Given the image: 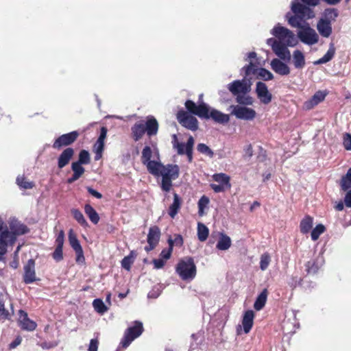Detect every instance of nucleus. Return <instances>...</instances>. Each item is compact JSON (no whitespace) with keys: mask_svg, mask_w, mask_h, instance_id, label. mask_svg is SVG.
<instances>
[{"mask_svg":"<svg viewBox=\"0 0 351 351\" xmlns=\"http://www.w3.org/2000/svg\"><path fill=\"white\" fill-rule=\"evenodd\" d=\"M313 218L310 216H306L300 222V231L303 234L309 232L313 227Z\"/></svg>","mask_w":351,"mask_h":351,"instance_id":"34","label":"nucleus"},{"mask_svg":"<svg viewBox=\"0 0 351 351\" xmlns=\"http://www.w3.org/2000/svg\"><path fill=\"white\" fill-rule=\"evenodd\" d=\"M16 183L19 186V187L24 189H32L34 186V183L32 182H29L26 180V179L23 177H17Z\"/></svg>","mask_w":351,"mask_h":351,"instance_id":"51","label":"nucleus"},{"mask_svg":"<svg viewBox=\"0 0 351 351\" xmlns=\"http://www.w3.org/2000/svg\"><path fill=\"white\" fill-rule=\"evenodd\" d=\"M185 107L187 110L202 119H212L219 124H226L230 121V116L217 109L210 107L207 104L202 102L197 105L191 100L185 102Z\"/></svg>","mask_w":351,"mask_h":351,"instance_id":"2","label":"nucleus"},{"mask_svg":"<svg viewBox=\"0 0 351 351\" xmlns=\"http://www.w3.org/2000/svg\"><path fill=\"white\" fill-rule=\"evenodd\" d=\"M136 258V254L134 251H131L130 253L125 256L121 261V267L127 271H130L131 266L134 262Z\"/></svg>","mask_w":351,"mask_h":351,"instance_id":"35","label":"nucleus"},{"mask_svg":"<svg viewBox=\"0 0 351 351\" xmlns=\"http://www.w3.org/2000/svg\"><path fill=\"white\" fill-rule=\"evenodd\" d=\"M13 244L14 243L10 241L6 232L3 233V235H0V261L2 259V256L6 253L8 245Z\"/></svg>","mask_w":351,"mask_h":351,"instance_id":"33","label":"nucleus"},{"mask_svg":"<svg viewBox=\"0 0 351 351\" xmlns=\"http://www.w3.org/2000/svg\"><path fill=\"white\" fill-rule=\"evenodd\" d=\"M213 179L215 182H218L219 184H221L228 189L231 187V184L230 182V178L226 173H215L213 176Z\"/></svg>","mask_w":351,"mask_h":351,"instance_id":"30","label":"nucleus"},{"mask_svg":"<svg viewBox=\"0 0 351 351\" xmlns=\"http://www.w3.org/2000/svg\"><path fill=\"white\" fill-rule=\"evenodd\" d=\"M314 16L315 14L312 9L300 3L298 0H292L291 11L285 14L288 24L291 27L298 29L304 27L306 24H308L306 21Z\"/></svg>","mask_w":351,"mask_h":351,"instance_id":"3","label":"nucleus"},{"mask_svg":"<svg viewBox=\"0 0 351 351\" xmlns=\"http://www.w3.org/2000/svg\"><path fill=\"white\" fill-rule=\"evenodd\" d=\"M160 234V230L158 226H154L149 228L147 238V245L145 247V250L147 252L153 250L157 246Z\"/></svg>","mask_w":351,"mask_h":351,"instance_id":"13","label":"nucleus"},{"mask_svg":"<svg viewBox=\"0 0 351 351\" xmlns=\"http://www.w3.org/2000/svg\"><path fill=\"white\" fill-rule=\"evenodd\" d=\"M338 16V10L336 8H330L324 10L323 16L321 19L330 21V23H331L332 21H335Z\"/></svg>","mask_w":351,"mask_h":351,"instance_id":"36","label":"nucleus"},{"mask_svg":"<svg viewBox=\"0 0 351 351\" xmlns=\"http://www.w3.org/2000/svg\"><path fill=\"white\" fill-rule=\"evenodd\" d=\"M161 293L160 287H154L147 294L149 298H157Z\"/></svg>","mask_w":351,"mask_h":351,"instance_id":"62","label":"nucleus"},{"mask_svg":"<svg viewBox=\"0 0 351 351\" xmlns=\"http://www.w3.org/2000/svg\"><path fill=\"white\" fill-rule=\"evenodd\" d=\"M292 63L296 69H302L305 64V57L304 53L297 49L293 52L292 55Z\"/></svg>","mask_w":351,"mask_h":351,"instance_id":"24","label":"nucleus"},{"mask_svg":"<svg viewBox=\"0 0 351 351\" xmlns=\"http://www.w3.org/2000/svg\"><path fill=\"white\" fill-rule=\"evenodd\" d=\"M267 290L265 289L257 296L254 304V308L256 311H261L265 306L267 299Z\"/></svg>","mask_w":351,"mask_h":351,"instance_id":"29","label":"nucleus"},{"mask_svg":"<svg viewBox=\"0 0 351 351\" xmlns=\"http://www.w3.org/2000/svg\"><path fill=\"white\" fill-rule=\"evenodd\" d=\"M62 249L63 247L56 246L55 250L52 254V257L56 262H60L63 259Z\"/></svg>","mask_w":351,"mask_h":351,"instance_id":"56","label":"nucleus"},{"mask_svg":"<svg viewBox=\"0 0 351 351\" xmlns=\"http://www.w3.org/2000/svg\"><path fill=\"white\" fill-rule=\"evenodd\" d=\"M10 230L7 232L8 237L10 239V241L14 243L16 240L17 236L23 235L29 231L25 225L15 219L10 221Z\"/></svg>","mask_w":351,"mask_h":351,"instance_id":"10","label":"nucleus"},{"mask_svg":"<svg viewBox=\"0 0 351 351\" xmlns=\"http://www.w3.org/2000/svg\"><path fill=\"white\" fill-rule=\"evenodd\" d=\"M270 34L275 38L267 39L266 43L271 47L276 56L285 62H289L291 55L289 47H295L298 40L294 33L289 29L277 23L270 31Z\"/></svg>","mask_w":351,"mask_h":351,"instance_id":"1","label":"nucleus"},{"mask_svg":"<svg viewBox=\"0 0 351 351\" xmlns=\"http://www.w3.org/2000/svg\"><path fill=\"white\" fill-rule=\"evenodd\" d=\"M236 97V101L243 106L252 105L254 100L253 98L247 94H239Z\"/></svg>","mask_w":351,"mask_h":351,"instance_id":"40","label":"nucleus"},{"mask_svg":"<svg viewBox=\"0 0 351 351\" xmlns=\"http://www.w3.org/2000/svg\"><path fill=\"white\" fill-rule=\"evenodd\" d=\"M317 29L324 38H328L332 32L331 23L321 19L317 21Z\"/></svg>","mask_w":351,"mask_h":351,"instance_id":"19","label":"nucleus"},{"mask_svg":"<svg viewBox=\"0 0 351 351\" xmlns=\"http://www.w3.org/2000/svg\"><path fill=\"white\" fill-rule=\"evenodd\" d=\"M6 295L0 293V320L10 319V315L8 310L5 308V301Z\"/></svg>","mask_w":351,"mask_h":351,"instance_id":"37","label":"nucleus"},{"mask_svg":"<svg viewBox=\"0 0 351 351\" xmlns=\"http://www.w3.org/2000/svg\"><path fill=\"white\" fill-rule=\"evenodd\" d=\"M69 241L73 250H75L82 247L72 229H71L69 232Z\"/></svg>","mask_w":351,"mask_h":351,"instance_id":"45","label":"nucleus"},{"mask_svg":"<svg viewBox=\"0 0 351 351\" xmlns=\"http://www.w3.org/2000/svg\"><path fill=\"white\" fill-rule=\"evenodd\" d=\"M104 148V143L96 141L94 145V152L95 154V160H99L102 157V152Z\"/></svg>","mask_w":351,"mask_h":351,"instance_id":"48","label":"nucleus"},{"mask_svg":"<svg viewBox=\"0 0 351 351\" xmlns=\"http://www.w3.org/2000/svg\"><path fill=\"white\" fill-rule=\"evenodd\" d=\"M258 69H257L256 66L250 62L248 64L244 66L241 69V72H244V77L247 79V76L251 74H256Z\"/></svg>","mask_w":351,"mask_h":351,"instance_id":"44","label":"nucleus"},{"mask_svg":"<svg viewBox=\"0 0 351 351\" xmlns=\"http://www.w3.org/2000/svg\"><path fill=\"white\" fill-rule=\"evenodd\" d=\"M143 332V323L135 321L133 326L127 328L120 342V346L124 348H128L136 338L138 337Z\"/></svg>","mask_w":351,"mask_h":351,"instance_id":"6","label":"nucleus"},{"mask_svg":"<svg viewBox=\"0 0 351 351\" xmlns=\"http://www.w3.org/2000/svg\"><path fill=\"white\" fill-rule=\"evenodd\" d=\"M182 205L180 197L176 193H173V203L169 206L168 214L171 218H174L178 213Z\"/></svg>","mask_w":351,"mask_h":351,"instance_id":"26","label":"nucleus"},{"mask_svg":"<svg viewBox=\"0 0 351 351\" xmlns=\"http://www.w3.org/2000/svg\"><path fill=\"white\" fill-rule=\"evenodd\" d=\"M326 95L327 93L326 91H317L309 100L305 102L304 105L306 108H313L314 106L324 101Z\"/></svg>","mask_w":351,"mask_h":351,"instance_id":"20","label":"nucleus"},{"mask_svg":"<svg viewBox=\"0 0 351 351\" xmlns=\"http://www.w3.org/2000/svg\"><path fill=\"white\" fill-rule=\"evenodd\" d=\"M173 249L169 246L168 249H164L160 254V256L165 260L170 258Z\"/></svg>","mask_w":351,"mask_h":351,"instance_id":"63","label":"nucleus"},{"mask_svg":"<svg viewBox=\"0 0 351 351\" xmlns=\"http://www.w3.org/2000/svg\"><path fill=\"white\" fill-rule=\"evenodd\" d=\"M232 241L229 236L223 232L219 233V240L216 245V248L217 250L226 251L230 247Z\"/></svg>","mask_w":351,"mask_h":351,"instance_id":"25","label":"nucleus"},{"mask_svg":"<svg viewBox=\"0 0 351 351\" xmlns=\"http://www.w3.org/2000/svg\"><path fill=\"white\" fill-rule=\"evenodd\" d=\"M297 38L302 43L307 45H313L318 43L319 36L314 29H313L309 23L297 32Z\"/></svg>","mask_w":351,"mask_h":351,"instance_id":"7","label":"nucleus"},{"mask_svg":"<svg viewBox=\"0 0 351 351\" xmlns=\"http://www.w3.org/2000/svg\"><path fill=\"white\" fill-rule=\"evenodd\" d=\"M180 168L177 165H164L160 175L162 176L161 189L168 192L172 186V180L178 178Z\"/></svg>","mask_w":351,"mask_h":351,"instance_id":"5","label":"nucleus"},{"mask_svg":"<svg viewBox=\"0 0 351 351\" xmlns=\"http://www.w3.org/2000/svg\"><path fill=\"white\" fill-rule=\"evenodd\" d=\"M251 82L244 77L242 80H236L227 86L229 91L234 96L239 94H247L251 90Z\"/></svg>","mask_w":351,"mask_h":351,"instance_id":"8","label":"nucleus"},{"mask_svg":"<svg viewBox=\"0 0 351 351\" xmlns=\"http://www.w3.org/2000/svg\"><path fill=\"white\" fill-rule=\"evenodd\" d=\"M19 315V326L23 330L33 331L36 329L37 324L28 317L27 313L25 311L20 310Z\"/></svg>","mask_w":351,"mask_h":351,"instance_id":"17","label":"nucleus"},{"mask_svg":"<svg viewBox=\"0 0 351 351\" xmlns=\"http://www.w3.org/2000/svg\"><path fill=\"white\" fill-rule=\"evenodd\" d=\"M152 151L149 146H145L142 151L141 160L143 164H146L151 160Z\"/></svg>","mask_w":351,"mask_h":351,"instance_id":"49","label":"nucleus"},{"mask_svg":"<svg viewBox=\"0 0 351 351\" xmlns=\"http://www.w3.org/2000/svg\"><path fill=\"white\" fill-rule=\"evenodd\" d=\"M76 162L82 165H87L90 162V155L88 151L82 149L79 154V158Z\"/></svg>","mask_w":351,"mask_h":351,"instance_id":"50","label":"nucleus"},{"mask_svg":"<svg viewBox=\"0 0 351 351\" xmlns=\"http://www.w3.org/2000/svg\"><path fill=\"white\" fill-rule=\"evenodd\" d=\"M197 150L199 153L206 156H208L210 158H213L215 155L213 151L207 145L204 143H199L197 145Z\"/></svg>","mask_w":351,"mask_h":351,"instance_id":"43","label":"nucleus"},{"mask_svg":"<svg viewBox=\"0 0 351 351\" xmlns=\"http://www.w3.org/2000/svg\"><path fill=\"white\" fill-rule=\"evenodd\" d=\"M256 74L258 77L265 81L271 80L274 78V75L265 68L258 69Z\"/></svg>","mask_w":351,"mask_h":351,"instance_id":"46","label":"nucleus"},{"mask_svg":"<svg viewBox=\"0 0 351 351\" xmlns=\"http://www.w3.org/2000/svg\"><path fill=\"white\" fill-rule=\"evenodd\" d=\"M230 108H232L231 114L235 116L239 119L252 121L256 116V112L254 109L246 106L232 105Z\"/></svg>","mask_w":351,"mask_h":351,"instance_id":"9","label":"nucleus"},{"mask_svg":"<svg viewBox=\"0 0 351 351\" xmlns=\"http://www.w3.org/2000/svg\"><path fill=\"white\" fill-rule=\"evenodd\" d=\"M177 119L183 127L191 131H196L198 129L197 119L184 110L178 112Z\"/></svg>","mask_w":351,"mask_h":351,"instance_id":"11","label":"nucleus"},{"mask_svg":"<svg viewBox=\"0 0 351 351\" xmlns=\"http://www.w3.org/2000/svg\"><path fill=\"white\" fill-rule=\"evenodd\" d=\"M144 125L145 132L149 136H152L157 134L158 130V123L154 117H147V119Z\"/></svg>","mask_w":351,"mask_h":351,"instance_id":"23","label":"nucleus"},{"mask_svg":"<svg viewBox=\"0 0 351 351\" xmlns=\"http://www.w3.org/2000/svg\"><path fill=\"white\" fill-rule=\"evenodd\" d=\"M173 147L174 149L177 150V152L179 155H183L185 153V145L183 143H180L178 141L172 142Z\"/></svg>","mask_w":351,"mask_h":351,"instance_id":"59","label":"nucleus"},{"mask_svg":"<svg viewBox=\"0 0 351 351\" xmlns=\"http://www.w3.org/2000/svg\"><path fill=\"white\" fill-rule=\"evenodd\" d=\"M77 131H73L67 134H62L57 138L53 144L54 149H59L62 147H66L73 143L79 136Z\"/></svg>","mask_w":351,"mask_h":351,"instance_id":"12","label":"nucleus"},{"mask_svg":"<svg viewBox=\"0 0 351 351\" xmlns=\"http://www.w3.org/2000/svg\"><path fill=\"white\" fill-rule=\"evenodd\" d=\"M343 145L346 150L351 151V134L350 133L343 134Z\"/></svg>","mask_w":351,"mask_h":351,"instance_id":"57","label":"nucleus"},{"mask_svg":"<svg viewBox=\"0 0 351 351\" xmlns=\"http://www.w3.org/2000/svg\"><path fill=\"white\" fill-rule=\"evenodd\" d=\"M271 258L270 256L267 253H265L261 255V261H260V268L261 270H265L270 263Z\"/></svg>","mask_w":351,"mask_h":351,"instance_id":"54","label":"nucleus"},{"mask_svg":"<svg viewBox=\"0 0 351 351\" xmlns=\"http://www.w3.org/2000/svg\"><path fill=\"white\" fill-rule=\"evenodd\" d=\"M302 278L298 276H292L290 280L288 282L289 285L292 288H295L297 286L301 285Z\"/></svg>","mask_w":351,"mask_h":351,"instance_id":"60","label":"nucleus"},{"mask_svg":"<svg viewBox=\"0 0 351 351\" xmlns=\"http://www.w3.org/2000/svg\"><path fill=\"white\" fill-rule=\"evenodd\" d=\"M23 270V282L25 284H32L38 280L35 270V261L34 259L30 258L27 261V263L24 265Z\"/></svg>","mask_w":351,"mask_h":351,"instance_id":"15","label":"nucleus"},{"mask_svg":"<svg viewBox=\"0 0 351 351\" xmlns=\"http://www.w3.org/2000/svg\"><path fill=\"white\" fill-rule=\"evenodd\" d=\"M84 212L93 223L97 224L99 222V216L91 205L88 204H85Z\"/></svg>","mask_w":351,"mask_h":351,"instance_id":"32","label":"nucleus"},{"mask_svg":"<svg viewBox=\"0 0 351 351\" xmlns=\"http://www.w3.org/2000/svg\"><path fill=\"white\" fill-rule=\"evenodd\" d=\"M93 306L94 309L99 314H104L108 311V307L106 306L101 299H95L93 302Z\"/></svg>","mask_w":351,"mask_h":351,"instance_id":"42","label":"nucleus"},{"mask_svg":"<svg viewBox=\"0 0 351 351\" xmlns=\"http://www.w3.org/2000/svg\"><path fill=\"white\" fill-rule=\"evenodd\" d=\"M132 132L133 138L135 141H138L142 138L143 134L146 132L145 130V125L143 123H136L132 128Z\"/></svg>","mask_w":351,"mask_h":351,"instance_id":"31","label":"nucleus"},{"mask_svg":"<svg viewBox=\"0 0 351 351\" xmlns=\"http://www.w3.org/2000/svg\"><path fill=\"white\" fill-rule=\"evenodd\" d=\"M64 241V232L63 230H60L56 239V247H63Z\"/></svg>","mask_w":351,"mask_h":351,"instance_id":"61","label":"nucleus"},{"mask_svg":"<svg viewBox=\"0 0 351 351\" xmlns=\"http://www.w3.org/2000/svg\"><path fill=\"white\" fill-rule=\"evenodd\" d=\"M176 272L182 280L192 281L197 274V267L193 258L185 257L180 260L176 266Z\"/></svg>","mask_w":351,"mask_h":351,"instance_id":"4","label":"nucleus"},{"mask_svg":"<svg viewBox=\"0 0 351 351\" xmlns=\"http://www.w3.org/2000/svg\"><path fill=\"white\" fill-rule=\"evenodd\" d=\"M209 234L208 228L203 223H198L197 224V237L200 241H205Z\"/></svg>","mask_w":351,"mask_h":351,"instance_id":"39","label":"nucleus"},{"mask_svg":"<svg viewBox=\"0 0 351 351\" xmlns=\"http://www.w3.org/2000/svg\"><path fill=\"white\" fill-rule=\"evenodd\" d=\"M209 203L210 199L207 196L203 195L200 197L197 203L198 215L199 216H203L205 214L204 209L208 208Z\"/></svg>","mask_w":351,"mask_h":351,"instance_id":"41","label":"nucleus"},{"mask_svg":"<svg viewBox=\"0 0 351 351\" xmlns=\"http://www.w3.org/2000/svg\"><path fill=\"white\" fill-rule=\"evenodd\" d=\"M82 164L73 162L71 165V169L73 173L81 177L85 171L84 168L82 166Z\"/></svg>","mask_w":351,"mask_h":351,"instance_id":"55","label":"nucleus"},{"mask_svg":"<svg viewBox=\"0 0 351 351\" xmlns=\"http://www.w3.org/2000/svg\"><path fill=\"white\" fill-rule=\"evenodd\" d=\"M144 165H146L148 171L155 176H159L160 175L164 167V165L161 162L155 160H150Z\"/></svg>","mask_w":351,"mask_h":351,"instance_id":"27","label":"nucleus"},{"mask_svg":"<svg viewBox=\"0 0 351 351\" xmlns=\"http://www.w3.org/2000/svg\"><path fill=\"white\" fill-rule=\"evenodd\" d=\"M324 263V258L322 256H317L315 259L311 260L306 264V270L308 274H315Z\"/></svg>","mask_w":351,"mask_h":351,"instance_id":"21","label":"nucleus"},{"mask_svg":"<svg viewBox=\"0 0 351 351\" xmlns=\"http://www.w3.org/2000/svg\"><path fill=\"white\" fill-rule=\"evenodd\" d=\"M183 243H184L183 238H182V235H180V234H176L174 236L173 239H172L171 238H169L168 239L169 246L171 247L172 249L174 245L178 246V247L182 246Z\"/></svg>","mask_w":351,"mask_h":351,"instance_id":"52","label":"nucleus"},{"mask_svg":"<svg viewBox=\"0 0 351 351\" xmlns=\"http://www.w3.org/2000/svg\"><path fill=\"white\" fill-rule=\"evenodd\" d=\"M71 214L73 218L83 227H87L88 226V222L84 218L82 213L77 208H72L71 210Z\"/></svg>","mask_w":351,"mask_h":351,"instance_id":"38","label":"nucleus"},{"mask_svg":"<svg viewBox=\"0 0 351 351\" xmlns=\"http://www.w3.org/2000/svg\"><path fill=\"white\" fill-rule=\"evenodd\" d=\"M254 313L253 311L248 310L245 312L242 319V326L245 334L248 333L252 329L254 324Z\"/></svg>","mask_w":351,"mask_h":351,"instance_id":"22","label":"nucleus"},{"mask_svg":"<svg viewBox=\"0 0 351 351\" xmlns=\"http://www.w3.org/2000/svg\"><path fill=\"white\" fill-rule=\"evenodd\" d=\"M255 93L261 103L267 105L271 101L272 95L269 91L267 86L263 82H257L256 84Z\"/></svg>","mask_w":351,"mask_h":351,"instance_id":"14","label":"nucleus"},{"mask_svg":"<svg viewBox=\"0 0 351 351\" xmlns=\"http://www.w3.org/2000/svg\"><path fill=\"white\" fill-rule=\"evenodd\" d=\"M325 227L322 224L317 225L311 231V239L313 241L318 239L319 236L324 232Z\"/></svg>","mask_w":351,"mask_h":351,"instance_id":"47","label":"nucleus"},{"mask_svg":"<svg viewBox=\"0 0 351 351\" xmlns=\"http://www.w3.org/2000/svg\"><path fill=\"white\" fill-rule=\"evenodd\" d=\"M280 58H274L270 62V66L276 73L280 75H288L291 72V69Z\"/></svg>","mask_w":351,"mask_h":351,"instance_id":"16","label":"nucleus"},{"mask_svg":"<svg viewBox=\"0 0 351 351\" xmlns=\"http://www.w3.org/2000/svg\"><path fill=\"white\" fill-rule=\"evenodd\" d=\"M335 54V47L333 43H330L329 44V48L327 52L324 54V56L315 61L314 62L315 64H322L328 62L330 61Z\"/></svg>","mask_w":351,"mask_h":351,"instance_id":"28","label":"nucleus"},{"mask_svg":"<svg viewBox=\"0 0 351 351\" xmlns=\"http://www.w3.org/2000/svg\"><path fill=\"white\" fill-rule=\"evenodd\" d=\"M99 342L96 339H92L90 341L88 351H97Z\"/></svg>","mask_w":351,"mask_h":351,"instance_id":"64","label":"nucleus"},{"mask_svg":"<svg viewBox=\"0 0 351 351\" xmlns=\"http://www.w3.org/2000/svg\"><path fill=\"white\" fill-rule=\"evenodd\" d=\"M339 186L343 191H347L351 189V180L343 176L339 181Z\"/></svg>","mask_w":351,"mask_h":351,"instance_id":"53","label":"nucleus"},{"mask_svg":"<svg viewBox=\"0 0 351 351\" xmlns=\"http://www.w3.org/2000/svg\"><path fill=\"white\" fill-rule=\"evenodd\" d=\"M74 251L75 252V254H76V258H75L76 263H79V264L84 263L85 258L84 256V252H83L82 247H81L80 248H78Z\"/></svg>","mask_w":351,"mask_h":351,"instance_id":"58","label":"nucleus"},{"mask_svg":"<svg viewBox=\"0 0 351 351\" xmlns=\"http://www.w3.org/2000/svg\"><path fill=\"white\" fill-rule=\"evenodd\" d=\"M74 155V149L71 147L66 148L58 158V167L62 169L66 166Z\"/></svg>","mask_w":351,"mask_h":351,"instance_id":"18","label":"nucleus"}]
</instances>
